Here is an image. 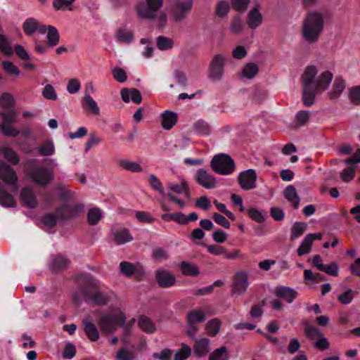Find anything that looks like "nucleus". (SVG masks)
Wrapping results in <instances>:
<instances>
[{
    "instance_id": "nucleus-61",
    "label": "nucleus",
    "mask_w": 360,
    "mask_h": 360,
    "mask_svg": "<svg viewBox=\"0 0 360 360\" xmlns=\"http://www.w3.org/2000/svg\"><path fill=\"white\" fill-rule=\"evenodd\" d=\"M112 75H113L115 79L119 82H121V83L124 82L127 79L126 72L124 71V69H122L121 68H119V67L115 68L112 70Z\"/></svg>"
},
{
    "instance_id": "nucleus-13",
    "label": "nucleus",
    "mask_w": 360,
    "mask_h": 360,
    "mask_svg": "<svg viewBox=\"0 0 360 360\" xmlns=\"http://www.w3.org/2000/svg\"><path fill=\"white\" fill-rule=\"evenodd\" d=\"M225 58L221 54L215 55L210 65V77L214 80L221 78L224 72Z\"/></svg>"
},
{
    "instance_id": "nucleus-23",
    "label": "nucleus",
    "mask_w": 360,
    "mask_h": 360,
    "mask_svg": "<svg viewBox=\"0 0 360 360\" xmlns=\"http://www.w3.org/2000/svg\"><path fill=\"white\" fill-rule=\"evenodd\" d=\"M210 340L207 338L195 340L193 350L194 354L198 357H203L209 352Z\"/></svg>"
},
{
    "instance_id": "nucleus-59",
    "label": "nucleus",
    "mask_w": 360,
    "mask_h": 360,
    "mask_svg": "<svg viewBox=\"0 0 360 360\" xmlns=\"http://www.w3.org/2000/svg\"><path fill=\"white\" fill-rule=\"evenodd\" d=\"M195 129L200 134L207 135L210 132V125L203 120H199L194 124Z\"/></svg>"
},
{
    "instance_id": "nucleus-51",
    "label": "nucleus",
    "mask_w": 360,
    "mask_h": 360,
    "mask_svg": "<svg viewBox=\"0 0 360 360\" xmlns=\"http://www.w3.org/2000/svg\"><path fill=\"white\" fill-rule=\"evenodd\" d=\"M349 98L352 104L360 105V86H355L349 89Z\"/></svg>"
},
{
    "instance_id": "nucleus-53",
    "label": "nucleus",
    "mask_w": 360,
    "mask_h": 360,
    "mask_svg": "<svg viewBox=\"0 0 360 360\" xmlns=\"http://www.w3.org/2000/svg\"><path fill=\"white\" fill-rule=\"evenodd\" d=\"M39 155L42 156L51 155L53 153L54 146L50 141L41 144L37 148Z\"/></svg>"
},
{
    "instance_id": "nucleus-43",
    "label": "nucleus",
    "mask_w": 360,
    "mask_h": 360,
    "mask_svg": "<svg viewBox=\"0 0 360 360\" xmlns=\"http://www.w3.org/2000/svg\"><path fill=\"white\" fill-rule=\"evenodd\" d=\"M161 217L165 221H173L179 224L184 225V214L182 212L166 213L162 214Z\"/></svg>"
},
{
    "instance_id": "nucleus-20",
    "label": "nucleus",
    "mask_w": 360,
    "mask_h": 360,
    "mask_svg": "<svg viewBox=\"0 0 360 360\" xmlns=\"http://www.w3.org/2000/svg\"><path fill=\"white\" fill-rule=\"evenodd\" d=\"M20 200L22 205L34 208L37 205V200L34 193L30 187L22 188L20 192Z\"/></svg>"
},
{
    "instance_id": "nucleus-52",
    "label": "nucleus",
    "mask_w": 360,
    "mask_h": 360,
    "mask_svg": "<svg viewBox=\"0 0 360 360\" xmlns=\"http://www.w3.org/2000/svg\"><path fill=\"white\" fill-rule=\"evenodd\" d=\"M191 353V347L185 344H182L181 348L174 355V360H186L190 356Z\"/></svg>"
},
{
    "instance_id": "nucleus-19",
    "label": "nucleus",
    "mask_w": 360,
    "mask_h": 360,
    "mask_svg": "<svg viewBox=\"0 0 360 360\" xmlns=\"http://www.w3.org/2000/svg\"><path fill=\"white\" fill-rule=\"evenodd\" d=\"M82 324L84 333L90 341L96 342L99 339V331L89 317L84 318Z\"/></svg>"
},
{
    "instance_id": "nucleus-62",
    "label": "nucleus",
    "mask_w": 360,
    "mask_h": 360,
    "mask_svg": "<svg viewBox=\"0 0 360 360\" xmlns=\"http://www.w3.org/2000/svg\"><path fill=\"white\" fill-rule=\"evenodd\" d=\"M14 50L16 56L21 60L28 61L30 60V56L21 44H15Z\"/></svg>"
},
{
    "instance_id": "nucleus-28",
    "label": "nucleus",
    "mask_w": 360,
    "mask_h": 360,
    "mask_svg": "<svg viewBox=\"0 0 360 360\" xmlns=\"http://www.w3.org/2000/svg\"><path fill=\"white\" fill-rule=\"evenodd\" d=\"M181 274L186 276H198L200 274L199 267L193 263L182 261L179 264Z\"/></svg>"
},
{
    "instance_id": "nucleus-17",
    "label": "nucleus",
    "mask_w": 360,
    "mask_h": 360,
    "mask_svg": "<svg viewBox=\"0 0 360 360\" xmlns=\"http://www.w3.org/2000/svg\"><path fill=\"white\" fill-rule=\"evenodd\" d=\"M195 180L200 185L207 189L213 188L216 186L214 176L208 174L204 169L198 170Z\"/></svg>"
},
{
    "instance_id": "nucleus-21",
    "label": "nucleus",
    "mask_w": 360,
    "mask_h": 360,
    "mask_svg": "<svg viewBox=\"0 0 360 360\" xmlns=\"http://www.w3.org/2000/svg\"><path fill=\"white\" fill-rule=\"evenodd\" d=\"M274 295L277 297L285 299L287 302L291 303L296 298L297 292L289 287L278 286L275 289Z\"/></svg>"
},
{
    "instance_id": "nucleus-29",
    "label": "nucleus",
    "mask_w": 360,
    "mask_h": 360,
    "mask_svg": "<svg viewBox=\"0 0 360 360\" xmlns=\"http://www.w3.org/2000/svg\"><path fill=\"white\" fill-rule=\"evenodd\" d=\"M345 88V82L341 77H336L333 85V89L328 95L330 99L338 98Z\"/></svg>"
},
{
    "instance_id": "nucleus-16",
    "label": "nucleus",
    "mask_w": 360,
    "mask_h": 360,
    "mask_svg": "<svg viewBox=\"0 0 360 360\" xmlns=\"http://www.w3.org/2000/svg\"><path fill=\"white\" fill-rule=\"evenodd\" d=\"M155 281L162 288H169L176 282L174 275L166 270L158 271L155 274Z\"/></svg>"
},
{
    "instance_id": "nucleus-47",
    "label": "nucleus",
    "mask_w": 360,
    "mask_h": 360,
    "mask_svg": "<svg viewBox=\"0 0 360 360\" xmlns=\"http://www.w3.org/2000/svg\"><path fill=\"white\" fill-rule=\"evenodd\" d=\"M249 217L257 223H262L265 220V212L258 210L256 208L250 207L247 210Z\"/></svg>"
},
{
    "instance_id": "nucleus-27",
    "label": "nucleus",
    "mask_w": 360,
    "mask_h": 360,
    "mask_svg": "<svg viewBox=\"0 0 360 360\" xmlns=\"http://www.w3.org/2000/svg\"><path fill=\"white\" fill-rule=\"evenodd\" d=\"M206 247L210 253L215 255H224L226 259H234L237 257L239 254L238 250H234L232 253H229L226 252L224 247L217 245H206Z\"/></svg>"
},
{
    "instance_id": "nucleus-54",
    "label": "nucleus",
    "mask_w": 360,
    "mask_h": 360,
    "mask_svg": "<svg viewBox=\"0 0 360 360\" xmlns=\"http://www.w3.org/2000/svg\"><path fill=\"white\" fill-rule=\"evenodd\" d=\"M1 205L13 207L16 205V202L11 194L8 193L1 186Z\"/></svg>"
},
{
    "instance_id": "nucleus-45",
    "label": "nucleus",
    "mask_w": 360,
    "mask_h": 360,
    "mask_svg": "<svg viewBox=\"0 0 360 360\" xmlns=\"http://www.w3.org/2000/svg\"><path fill=\"white\" fill-rule=\"evenodd\" d=\"M101 219V212L97 208L94 207L90 209L87 212V221L90 225H96Z\"/></svg>"
},
{
    "instance_id": "nucleus-41",
    "label": "nucleus",
    "mask_w": 360,
    "mask_h": 360,
    "mask_svg": "<svg viewBox=\"0 0 360 360\" xmlns=\"http://www.w3.org/2000/svg\"><path fill=\"white\" fill-rule=\"evenodd\" d=\"M227 348L222 346L214 350L210 355L208 360H229Z\"/></svg>"
},
{
    "instance_id": "nucleus-14",
    "label": "nucleus",
    "mask_w": 360,
    "mask_h": 360,
    "mask_svg": "<svg viewBox=\"0 0 360 360\" xmlns=\"http://www.w3.org/2000/svg\"><path fill=\"white\" fill-rule=\"evenodd\" d=\"M257 180V174L254 169H250L242 172L238 176V184L240 187L245 191H249L255 188Z\"/></svg>"
},
{
    "instance_id": "nucleus-24",
    "label": "nucleus",
    "mask_w": 360,
    "mask_h": 360,
    "mask_svg": "<svg viewBox=\"0 0 360 360\" xmlns=\"http://www.w3.org/2000/svg\"><path fill=\"white\" fill-rule=\"evenodd\" d=\"M178 115L176 112L166 110L162 114L161 125L165 130L171 129L177 122Z\"/></svg>"
},
{
    "instance_id": "nucleus-1",
    "label": "nucleus",
    "mask_w": 360,
    "mask_h": 360,
    "mask_svg": "<svg viewBox=\"0 0 360 360\" xmlns=\"http://www.w3.org/2000/svg\"><path fill=\"white\" fill-rule=\"evenodd\" d=\"M317 72L315 65H309L305 68L301 76L302 101L305 106L314 105L316 94L326 90L333 80V75L331 72L326 70L314 81Z\"/></svg>"
},
{
    "instance_id": "nucleus-11",
    "label": "nucleus",
    "mask_w": 360,
    "mask_h": 360,
    "mask_svg": "<svg viewBox=\"0 0 360 360\" xmlns=\"http://www.w3.org/2000/svg\"><path fill=\"white\" fill-rule=\"evenodd\" d=\"M1 181L10 186L11 193H17L18 188L17 186L18 176L15 171L6 162L1 161Z\"/></svg>"
},
{
    "instance_id": "nucleus-38",
    "label": "nucleus",
    "mask_w": 360,
    "mask_h": 360,
    "mask_svg": "<svg viewBox=\"0 0 360 360\" xmlns=\"http://www.w3.org/2000/svg\"><path fill=\"white\" fill-rule=\"evenodd\" d=\"M60 39V35L57 29L52 26L48 25L47 44L49 46H56Z\"/></svg>"
},
{
    "instance_id": "nucleus-22",
    "label": "nucleus",
    "mask_w": 360,
    "mask_h": 360,
    "mask_svg": "<svg viewBox=\"0 0 360 360\" xmlns=\"http://www.w3.org/2000/svg\"><path fill=\"white\" fill-rule=\"evenodd\" d=\"M121 96L125 103H129L131 100L134 103L139 104L142 101L141 92L136 89H122L121 91Z\"/></svg>"
},
{
    "instance_id": "nucleus-37",
    "label": "nucleus",
    "mask_w": 360,
    "mask_h": 360,
    "mask_svg": "<svg viewBox=\"0 0 360 360\" xmlns=\"http://www.w3.org/2000/svg\"><path fill=\"white\" fill-rule=\"evenodd\" d=\"M38 25L39 22L36 19L29 18L23 22L22 29L27 35L32 36L37 30Z\"/></svg>"
},
{
    "instance_id": "nucleus-12",
    "label": "nucleus",
    "mask_w": 360,
    "mask_h": 360,
    "mask_svg": "<svg viewBox=\"0 0 360 360\" xmlns=\"http://www.w3.org/2000/svg\"><path fill=\"white\" fill-rule=\"evenodd\" d=\"M120 272L127 277L134 276L137 281H141L145 276V271L140 264H133L129 262H122L120 264Z\"/></svg>"
},
{
    "instance_id": "nucleus-63",
    "label": "nucleus",
    "mask_w": 360,
    "mask_h": 360,
    "mask_svg": "<svg viewBox=\"0 0 360 360\" xmlns=\"http://www.w3.org/2000/svg\"><path fill=\"white\" fill-rule=\"evenodd\" d=\"M117 39L122 42L129 43L133 39V33L125 30H119L117 33Z\"/></svg>"
},
{
    "instance_id": "nucleus-25",
    "label": "nucleus",
    "mask_w": 360,
    "mask_h": 360,
    "mask_svg": "<svg viewBox=\"0 0 360 360\" xmlns=\"http://www.w3.org/2000/svg\"><path fill=\"white\" fill-rule=\"evenodd\" d=\"M285 198L292 204L294 209H297L300 205V198L297 195L296 188L292 185L288 186L283 191Z\"/></svg>"
},
{
    "instance_id": "nucleus-56",
    "label": "nucleus",
    "mask_w": 360,
    "mask_h": 360,
    "mask_svg": "<svg viewBox=\"0 0 360 360\" xmlns=\"http://www.w3.org/2000/svg\"><path fill=\"white\" fill-rule=\"evenodd\" d=\"M355 175V168L349 167L342 170L340 173V178L344 182H349L354 179Z\"/></svg>"
},
{
    "instance_id": "nucleus-32",
    "label": "nucleus",
    "mask_w": 360,
    "mask_h": 360,
    "mask_svg": "<svg viewBox=\"0 0 360 360\" xmlns=\"http://www.w3.org/2000/svg\"><path fill=\"white\" fill-rule=\"evenodd\" d=\"M110 297L105 293L96 290L90 296L89 301H92L95 304L98 306H105L110 302Z\"/></svg>"
},
{
    "instance_id": "nucleus-48",
    "label": "nucleus",
    "mask_w": 360,
    "mask_h": 360,
    "mask_svg": "<svg viewBox=\"0 0 360 360\" xmlns=\"http://www.w3.org/2000/svg\"><path fill=\"white\" fill-rule=\"evenodd\" d=\"M230 10V5L226 0L219 1L216 6V15L219 18H224Z\"/></svg>"
},
{
    "instance_id": "nucleus-10",
    "label": "nucleus",
    "mask_w": 360,
    "mask_h": 360,
    "mask_svg": "<svg viewBox=\"0 0 360 360\" xmlns=\"http://www.w3.org/2000/svg\"><path fill=\"white\" fill-rule=\"evenodd\" d=\"M28 176L40 186H46L53 179L52 172L46 167H34L29 172Z\"/></svg>"
},
{
    "instance_id": "nucleus-46",
    "label": "nucleus",
    "mask_w": 360,
    "mask_h": 360,
    "mask_svg": "<svg viewBox=\"0 0 360 360\" xmlns=\"http://www.w3.org/2000/svg\"><path fill=\"white\" fill-rule=\"evenodd\" d=\"M59 220L56 211L55 213L50 212L45 214L41 217V222L49 228H53L56 226L57 221Z\"/></svg>"
},
{
    "instance_id": "nucleus-50",
    "label": "nucleus",
    "mask_w": 360,
    "mask_h": 360,
    "mask_svg": "<svg viewBox=\"0 0 360 360\" xmlns=\"http://www.w3.org/2000/svg\"><path fill=\"white\" fill-rule=\"evenodd\" d=\"M132 240L128 230L124 229L115 234V241L117 244H123Z\"/></svg>"
},
{
    "instance_id": "nucleus-57",
    "label": "nucleus",
    "mask_w": 360,
    "mask_h": 360,
    "mask_svg": "<svg viewBox=\"0 0 360 360\" xmlns=\"http://www.w3.org/2000/svg\"><path fill=\"white\" fill-rule=\"evenodd\" d=\"M120 166L126 170L133 172H139L142 171L141 165L136 162L122 160L120 163Z\"/></svg>"
},
{
    "instance_id": "nucleus-2",
    "label": "nucleus",
    "mask_w": 360,
    "mask_h": 360,
    "mask_svg": "<svg viewBox=\"0 0 360 360\" xmlns=\"http://www.w3.org/2000/svg\"><path fill=\"white\" fill-rule=\"evenodd\" d=\"M15 101L13 96L8 92L1 94V134L6 137L15 138L20 134V131L13 127L17 122L19 113L15 109Z\"/></svg>"
},
{
    "instance_id": "nucleus-42",
    "label": "nucleus",
    "mask_w": 360,
    "mask_h": 360,
    "mask_svg": "<svg viewBox=\"0 0 360 360\" xmlns=\"http://www.w3.org/2000/svg\"><path fill=\"white\" fill-rule=\"evenodd\" d=\"M258 72L259 68L256 64L248 63L243 68L242 74L247 79H251L257 75Z\"/></svg>"
},
{
    "instance_id": "nucleus-60",
    "label": "nucleus",
    "mask_w": 360,
    "mask_h": 360,
    "mask_svg": "<svg viewBox=\"0 0 360 360\" xmlns=\"http://www.w3.org/2000/svg\"><path fill=\"white\" fill-rule=\"evenodd\" d=\"M250 0H231L232 7L239 12H244L247 10Z\"/></svg>"
},
{
    "instance_id": "nucleus-30",
    "label": "nucleus",
    "mask_w": 360,
    "mask_h": 360,
    "mask_svg": "<svg viewBox=\"0 0 360 360\" xmlns=\"http://www.w3.org/2000/svg\"><path fill=\"white\" fill-rule=\"evenodd\" d=\"M314 240H316L315 234H307L303 239L300 246L297 248V255L302 256L309 253L311 250L312 243Z\"/></svg>"
},
{
    "instance_id": "nucleus-36",
    "label": "nucleus",
    "mask_w": 360,
    "mask_h": 360,
    "mask_svg": "<svg viewBox=\"0 0 360 360\" xmlns=\"http://www.w3.org/2000/svg\"><path fill=\"white\" fill-rule=\"evenodd\" d=\"M221 322L219 319L214 318L210 320L205 326V330L208 335L214 337L219 332Z\"/></svg>"
},
{
    "instance_id": "nucleus-5",
    "label": "nucleus",
    "mask_w": 360,
    "mask_h": 360,
    "mask_svg": "<svg viewBox=\"0 0 360 360\" xmlns=\"http://www.w3.org/2000/svg\"><path fill=\"white\" fill-rule=\"evenodd\" d=\"M210 167L214 172L223 175L233 173L236 168L233 159L225 153L214 155L211 160Z\"/></svg>"
},
{
    "instance_id": "nucleus-3",
    "label": "nucleus",
    "mask_w": 360,
    "mask_h": 360,
    "mask_svg": "<svg viewBox=\"0 0 360 360\" xmlns=\"http://www.w3.org/2000/svg\"><path fill=\"white\" fill-rule=\"evenodd\" d=\"M324 27V20L321 13L310 12L302 25V37L309 43H315L320 37Z\"/></svg>"
},
{
    "instance_id": "nucleus-33",
    "label": "nucleus",
    "mask_w": 360,
    "mask_h": 360,
    "mask_svg": "<svg viewBox=\"0 0 360 360\" xmlns=\"http://www.w3.org/2000/svg\"><path fill=\"white\" fill-rule=\"evenodd\" d=\"M1 65L6 74L11 77L12 80L15 79L20 74L19 68L13 63L11 61H2Z\"/></svg>"
},
{
    "instance_id": "nucleus-4",
    "label": "nucleus",
    "mask_w": 360,
    "mask_h": 360,
    "mask_svg": "<svg viewBox=\"0 0 360 360\" xmlns=\"http://www.w3.org/2000/svg\"><path fill=\"white\" fill-rule=\"evenodd\" d=\"M124 313L104 314L99 319L98 324L103 333H112L117 330L118 326L122 328L126 323Z\"/></svg>"
},
{
    "instance_id": "nucleus-6",
    "label": "nucleus",
    "mask_w": 360,
    "mask_h": 360,
    "mask_svg": "<svg viewBox=\"0 0 360 360\" xmlns=\"http://www.w3.org/2000/svg\"><path fill=\"white\" fill-rule=\"evenodd\" d=\"M79 290L85 301H89L91 294L99 289V281L90 274H82L78 276Z\"/></svg>"
},
{
    "instance_id": "nucleus-26",
    "label": "nucleus",
    "mask_w": 360,
    "mask_h": 360,
    "mask_svg": "<svg viewBox=\"0 0 360 360\" xmlns=\"http://www.w3.org/2000/svg\"><path fill=\"white\" fill-rule=\"evenodd\" d=\"M70 262L68 258L58 255L52 260L50 268L53 272L58 273L67 269Z\"/></svg>"
},
{
    "instance_id": "nucleus-64",
    "label": "nucleus",
    "mask_w": 360,
    "mask_h": 360,
    "mask_svg": "<svg viewBox=\"0 0 360 360\" xmlns=\"http://www.w3.org/2000/svg\"><path fill=\"white\" fill-rule=\"evenodd\" d=\"M75 354H76L75 346L71 342H68V344H66L64 347L63 352V357L64 359H70L75 356Z\"/></svg>"
},
{
    "instance_id": "nucleus-49",
    "label": "nucleus",
    "mask_w": 360,
    "mask_h": 360,
    "mask_svg": "<svg viewBox=\"0 0 360 360\" xmlns=\"http://www.w3.org/2000/svg\"><path fill=\"white\" fill-rule=\"evenodd\" d=\"M174 46V41L172 39L163 36H159L157 38V46L160 50L164 51L170 49Z\"/></svg>"
},
{
    "instance_id": "nucleus-34",
    "label": "nucleus",
    "mask_w": 360,
    "mask_h": 360,
    "mask_svg": "<svg viewBox=\"0 0 360 360\" xmlns=\"http://www.w3.org/2000/svg\"><path fill=\"white\" fill-rule=\"evenodd\" d=\"M205 321V314L199 309H195L189 311L187 315V322L188 325L202 323Z\"/></svg>"
},
{
    "instance_id": "nucleus-31",
    "label": "nucleus",
    "mask_w": 360,
    "mask_h": 360,
    "mask_svg": "<svg viewBox=\"0 0 360 360\" xmlns=\"http://www.w3.org/2000/svg\"><path fill=\"white\" fill-rule=\"evenodd\" d=\"M138 326L143 332L146 333H153L156 330L153 321L144 315L139 316L138 319Z\"/></svg>"
},
{
    "instance_id": "nucleus-35",
    "label": "nucleus",
    "mask_w": 360,
    "mask_h": 360,
    "mask_svg": "<svg viewBox=\"0 0 360 360\" xmlns=\"http://www.w3.org/2000/svg\"><path fill=\"white\" fill-rule=\"evenodd\" d=\"M1 155L11 164L16 165L20 162L18 153L9 147H1Z\"/></svg>"
},
{
    "instance_id": "nucleus-55",
    "label": "nucleus",
    "mask_w": 360,
    "mask_h": 360,
    "mask_svg": "<svg viewBox=\"0 0 360 360\" xmlns=\"http://www.w3.org/2000/svg\"><path fill=\"white\" fill-rule=\"evenodd\" d=\"M309 120V114L308 111H299L295 115V124L297 127H301L306 124Z\"/></svg>"
},
{
    "instance_id": "nucleus-18",
    "label": "nucleus",
    "mask_w": 360,
    "mask_h": 360,
    "mask_svg": "<svg viewBox=\"0 0 360 360\" xmlns=\"http://www.w3.org/2000/svg\"><path fill=\"white\" fill-rule=\"evenodd\" d=\"M259 4L257 3L248 14L246 23L251 29H255L262 24V15L259 12Z\"/></svg>"
},
{
    "instance_id": "nucleus-39",
    "label": "nucleus",
    "mask_w": 360,
    "mask_h": 360,
    "mask_svg": "<svg viewBox=\"0 0 360 360\" xmlns=\"http://www.w3.org/2000/svg\"><path fill=\"white\" fill-rule=\"evenodd\" d=\"M307 229V224L304 222H295L291 228L290 240L293 241L301 236Z\"/></svg>"
},
{
    "instance_id": "nucleus-8",
    "label": "nucleus",
    "mask_w": 360,
    "mask_h": 360,
    "mask_svg": "<svg viewBox=\"0 0 360 360\" xmlns=\"http://www.w3.org/2000/svg\"><path fill=\"white\" fill-rule=\"evenodd\" d=\"M84 212V205L82 203L71 205L68 202H64L56 208V214L58 219L66 221L79 217Z\"/></svg>"
},
{
    "instance_id": "nucleus-7",
    "label": "nucleus",
    "mask_w": 360,
    "mask_h": 360,
    "mask_svg": "<svg viewBox=\"0 0 360 360\" xmlns=\"http://www.w3.org/2000/svg\"><path fill=\"white\" fill-rule=\"evenodd\" d=\"M162 0H146L136 6L138 16L143 20H154L156 12L162 6Z\"/></svg>"
},
{
    "instance_id": "nucleus-40",
    "label": "nucleus",
    "mask_w": 360,
    "mask_h": 360,
    "mask_svg": "<svg viewBox=\"0 0 360 360\" xmlns=\"http://www.w3.org/2000/svg\"><path fill=\"white\" fill-rule=\"evenodd\" d=\"M83 106L86 110L90 111L94 115H97L100 113V110L96 103L89 95H85L84 97Z\"/></svg>"
},
{
    "instance_id": "nucleus-15",
    "label": "nucleus",
    "mask_w": 360,
    "mask_h": 360,
    "mask_svg": "<svg viewBox=\"0 0 360 360\" xmlns=\"http://www.w3.org/2000/svg\"><path fill=\"white\" fill-rule=\"evenodd\" d=\"M248 286V276L246 272H238L235 276L234 283L231 292L233 294L236 293L238 295H242L244 293Z\"/></svg>"
},
{
    "instance_id": "nucleus-9",
    "label": "nucleus",
    "mask_w": 360,
    "mask_h": 360,
    "mask_svg": "<svg viewBox=\"0 0 360 360\" xmlns=\"http://www.w3.org/2000/svg\"><path fill=\"white\" fill-rule=\"evenodd\" d=\"M193 7V0L176 1L171 8V18L176 22L183 21Z\"/></svg>"
},
{
    "instance_id": "nucleus-58",
    "label": "nucleus",
    "mask_w": 360,
    "mask_h": 360,
    "mask_svg": "<svg viewBox=\"0 0 360 360\" xmlns=\"http://www.w3.org/2000/svg\"><path fill=\"white\" fill-rule=\"evenodd\" d=\"M305 334L307 338L310 340H314L316 338H319L320 336H322L323 333L321 331L313 326H307L305 328Z\"/></svg>"
},
{
    "instance_id": "nucleus-44",
    "label": "nucleus",
    "mask_w": 360,
    "mask_h": 360,
    "mask_svg": "<svg viewBox=\"0 0 360 360\" xmlns=\"http://www.w3.org/2000/svg\"><path fill=\"white\" fill-rule=\"evenodd\" d=\"M1 54L8 58L12 57L14 54L11 42L3 34H1Z\"/></svg>"
}]
</instances>
